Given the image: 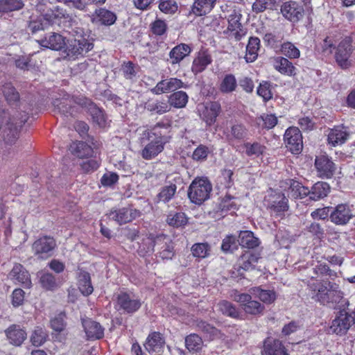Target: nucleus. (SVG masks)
I'll list each match as a JSON object with an SVG mask.
<instances>
[{
  "label": "nucleus",
  "instance_id": "a18cd8bd",
  "mask_svg": "<svg viewBox=\"0 0 355 355\" xmlns=\"http://www.w3.org/2000/svg\"><path fill=\"white\" fill-rule=\"evenodd\" d=\"M185 346L189 352H198L202 349L203 341L198 334H191L185 338Z\"/></svg>",
  "mask_w": 355,
  "mask_h": 355
},
{
  "label": "nucleus",
  "instance_id": "7ed1b4c3",
  "mask_svg": "<svg viewBox=\"0 0 355 355\" xmlns=\"http://www.w3.org/2000/svg\"><path fill=\"white\" fill-rule=\"evenodd\" d=\"M212 185L206 178H195L188 189V197L191 202L201 205L209 198Z\"/></svg>",
  "mask_w": 355,
  "mask_h": 355
},
{
  "label": "nucleus",
  "instance_id": "c85d7f7f",
  "mask_svg": "<svg viewBox=\"0 0 355 355\" xmlns=\"http://www.w3.org/2000/svg\"><path fill=\"white\" fill-rule=\"evenodd\" d=\"M212 62L211 54L207 50H200L193 61L191 70L194 73L202 72Z\"/></svg>",
  "mask_w": 355,
  "mask_h": 355
},
{
  "label": "nucleus",
  "instance_id": "4468645a",
  "mask_svg": "<svg viewBox=\"0 0 355 355\" xmlns=\"http://www.w3.org/2000/svg\"><path fill=\"white\" fill-rule=\"evenodd\" d=\"M280 12L285 19L293 23L298 22L304 16L303 7L292 1L283 3Z\"/></svg>",
  "mask_w": 355,
  "mask_h": 355
},
{
  "label": "nucleus",
  "instance_id": "bf43d9fd",
  "mask_svg": "<svg viewBox=\"0 0 355 355\" xmlns=\"http://www.w3.org/2000/svg\"><path fill=\"white\" fill-rule=\"evenodd\" d=\"M177 189V186L175 184L164 186L162 188L160 192L157 194L159 201L163 202H168L174 196Z\"/></svg>",
  "mask_w": 355,
  "mask_h": 355
},
{
  "label": "nucleus",
  "instance_id": "a19ab883",
  "mask_svg": "<svg viewBox=\"0 0 355 355\" xmlns=\"http://www.w3.org/2000/svg\"><path fill=\"white\" fill-rule=\"evenodd\" d=\"M78 288L81 293L88 296L92 293L94 288L91 282V277L89 272L82 271L79 274Z\"/></svg>",
  "mask_w": 355,
  "mask_h": 355
},
{
  "label": "nucleus",
  "instance_id": "9b49d317",
  "mask_svg": "<svg viewBox=\"0 0 355 355\" xmlns=\"http://www.w3.org/2000/svg\"><path fill=\"white\" fill-rule=\"evenodd\" d=\"M354 216L353 211L347 204H339L331 207L330 220L336 225H345Z\"/></svg>",
  "mask_w": 355,
  "mask_h": 355
},
{
  "label": "nucleus",
  "instance_id": "338daca9",
  "mask_svg": "<svg viewBox=\"0 0 355 355\" xmlns=\"http://www.w3.org/2000/svg\"><path fill=\"white\" fill-rule=\"evenodd\" d=\"M245 148V153L248 156H256L259 157L262 155L265 150V146L254 142L253 144L246 143L244 144Z\"/></svg>",
  "mask_w": 355,
  "mask_h": 355
},
{
  "label": "nucleus",
  "instance_id": "c03bdc74",
  "mask_svg": "<svg viewBox=\"0 0 355 355\" xmlns=\"http://www.w3.org/2000/svg\"><path fill=\"white\" fill-rule=\"evenodd\" d=\"M248 131L242 124H235L231 127L230 131L227 135V138L230 141L234 140H242L247 137Z\"/></svg>",
  "mask_w": 355,
  "mask_h": 355
},
{
  "label": "nucleus",
  "instance_id": "bb28decb",
  "mask_svg": "<svg viewBox=\"0 0 355 355\" xmlns=\"http://www.w3.org/2000/svg\"><path fill=\"white\" fill-rule=\"evenodd\" d=\"M184 87L183 82L176 78H170L159 81L154 89L157 94L175 91Z\"/></svg>",
  "mask_w": 355,
  "mask_h": 355
},
{
  "label": "nucleus",
  "instance_id": "f257e3e1",
  "mask_svg": "<svg viewBox=\"0 0 355 355\" xmlns=\"http://www.w3.org/2000/svg\"><path fill=\"white\" fill-rule=\"evenodd\" d=\"M138 250L141 255L156 250L162 259H171L175 255L173 243L166 235H159L153 239L148 237L143 239Z\"/></svg>",
  "mask_w": 355,
  "mask_h": 355
},
{
  "label": "nucleus",
  "instance_id": "603ef678",
  "mask_svg": "<svg viewBox=\"0 0 355 355\" xmlns=\"http://www.w3.org/2000/svg\"><path fill=\"white\" fill-rule=\"evenodd\" d=\"M237 83L233 74H227L222 80L220 85V90L223 93H231L236 90Z\"/></svg>",
  "mask_w": 355,
  "mask_h": 355
},
{
  "label": "nucleus",
  "instance_id": "dca6fc26",
  "mask_svg": "<svg viewBox=\"0 0 355 355\" xmlns=\"http://www.w3.org/2000/svg\"><path fill=\"white\" fill-rule=\"evenodd\" d=\"M139 216V211L131 207H123L111 210L109 218L116 221L119 225L130 223Z\"/></svg>",
  "mask_w": 355,
  "mask_h": 355
},
{
  "label": "nucleus",
  "instance_id": "423d86ee",
  "mask_svg": "<svg viewBox=\"0 0 355 355\" xmlns=\"http://www.w3.org/2000/svg\"><path fill=\"white\" fill-rule=\"evenodd\" d=\"M93 48V42L87 38H76L68 41L64 51L70 59H76L79 55L84 56Z\"/></svg>",
  "mask_w": 355,
  "mask_h": 355
},
{
  "label": "nucleus",
  "instance_id": "de8ad7c7",
  "mask_svg": "<svg viewBox=\"0 0 355 355\" xmlns=\"http://www.w3.org/2000/svg\"><path fill=\"white\" fill-rule=\"evenodd\" d=\"M193 325L198 330L201 331L209 338H212L219 333L218 329L215 327L200 319L195 320Z\"/></svg>",
  "mask_w": 355,
  "mask_h": 355
},
{
  "label": "nucleus",
  "instance_id": "37998d69",
  "mask_svg": "<svg viewBox=\"0 0 355 355\" xmlns=\"http://www.w3.org/2000/svg\"><path fill=\"white\" fill-rule=\"evenodd\" d=\"M314 275H309V277L313 280L318 276H328L331 278L337 277L336 272L331 270L329 266L325 263L318 262V264L311 269Z\"/></svg>",
  "mask_w": 355,
  "mask_h": 355
},
{
  "label": "nucleus",
  "instance_id": "6e6552de",
  "mask_svg": "<svg viewBox=\"0 0 355 355\" xmlns=\"http://www.w3.org/2000/svg\"><path fill=\"white\" fill-rule=\"evenodd\" d=\"M84 98L71 97L69 95H65L62 98H56L53 101V112L60 113L64 116H73L76 112V104L80 105L78 102L83 103Z\"/></svg>",
  "mask_w": 355,
  "mask_h": 355
},
{
  "label": "nucleus",
  "instance_id": "0eeeda50",
  "mask_svg": "<svg viewBox=\"0 0 355 355\" xmlns=\"http://www.w3.org/2000/svg\"><path fill=\"white\" fill-rule=\"evenodd\" d=\"M352 42V39L351 37H345L340 41L336 48L335 53L336 62L342 69H347L352 65V62L349 60L353 51Z\"/></svg>",
  "mask_w": 355,
  "mask_h": 355
},
{
  "label": "nucleus",
  "instance_id": "aec40b11",
  "mask_svg": "<svg viewBox=\"0 0 355 355\" xmlns=\"http://www.w3.org/2000/svg\"><path fill=\"white\" fill-rule=\"evenodd\" d=\"M55 246L56 243L53 238L45 236L36 240L33 243L32 248L35 254L44 258V255H47Z\"/></svg>",
  "mask_w": 355,
  "mask_h": 355
},
{
  "label": "nucleus",
  "instance_id": "e433bc0d",
  "mask_svg": "<svg viewBox=\"0 0 355 355\" xmlns=\"http://www.w3.org/2000/svg\"><path fill=\"white\" fill-rule=\"evenodd\" d=\"M288 181L290 194L293 198H309V189L308 187L294 180H288Z\"/></svg>",
  "mask_w": 355,
  "mask_h": 355
},
{
  "label": "nucleus",
  "instance_id": "f03ea898",
  "mask_svg": "<svg viewBox=\"0 0 355 355\" xmlns=\"http://www.w3.org/2000/svg\"><path fill=\"white\" fill-rule=\"evenodd\" d=\"M159 128H164L167 130L169 128L168 124L164 123H157L150 131L147 132V137L150 139L154 137L142 150L141 155L145 159H151L164 148V145L170 140V137L159 131Z\"/></svg>",
  "mask_w": 355,
  "mask_h": 355
},
{
  "label": "nucleus",
  "instance_id": "7c9ffc66",
  "mask_svg": "<svg viewBox=\"0 0 355 355\" xmlns=\"http://www.w3.org/2000/svg\"><path fill=\"white\" fill-rule=\"evenodd\" d=\"M349 136V132L343 126H336L331 129L328 134V141L336 146L344 144Z\"/></svg>",
  "mask_w": 355,
  "mask_h": 355
},
{
  "label": "nucleus",
  "instance_id": "13d9d810",
  "mask_svg": "<svg viewBox=\"0 0 355 355\" xmlns=\"http://www.w3.org/2000/svg\"><path fill=\"white\" fill-rule=\"evenodd\" d=\"M243 309L247 314L258 315L263 313L265 306L259 302L252 300L248 304H244Z\"/></svg>",
  "mask_w": 355,
  "mask_h": 355
},
{
  "label": "nucleus",
  "instance_id": "f704fd0d",
  "mask_svg": "<svg viewBox=\"0 0 355 355\" xmlns=\"http://www.w3.org/2000/svg\"><path fill=\"white\" fill-rule=\"evenodd\" d=\"M218 311L224 315L233 319H241V313L239 309L227 300H221L218 304Z\"/></svg>",
  "mask_w": 355,
  "mask_h": 355
},
{
  "label": "nucleus",
  "instance_id": "4d7b16f0",
  "mask_svg": "<svg viewBox=\"0 0 355 355\" xmlns=\"http://www.w3.org/2000/svg\"><path fill=\"white\" fill-rule=\"evenodd\" d=\"M343 297V292L339 289V286L334 283L331 285L330 291L328 294V299L326 305H334L339 303Z\"/></svg>",
  "mask_w": 355,
  "mask_h": 355
},
{
  "label": "nucleus",
  "instance_id": "6e6d98bb",
  "mask_svg": "<svg viewBox=\"0 0 355 355\" xmlns=\"http://www.w3.org/2000/svg\"><path fill=\"white\" fill-rule=\"evenodd\" d=\"M280 51L283 55L290 59H296L300 56V50L291 42L283 43L281 45Z\"/></svg>",
  "mask_w": 355,
  "mask_h": 355
},
{
  "label": "nucleus",
  "instance_id": "8fccbe9b",
  "mask_svg": "<svg viewBox=\"0 0 355 355\" xmlns=\"http://www.w3.org/2000/svg\"><path fill=\"white\" fill-rule=\"evenodd\" d=\"M220 106L216 103H211L209 107H207L203 113V118L207 124L211 125L215 122L220 113Z\"/></svg>",
  "mask_w": 355,
  "mask_h": 355
},
{
  "label": "nucleus",
  "instance_id": "79ce46f5",
  "mask_svg": "<svg viewBox=\"0 0 355 355\" xmlns=\"http://www.w3.org/2000/svg\"><path fill=\"white\" fill-rule=\"evenodd\" d=\"M275 198V199L269 203V208L277 214L287 211L288 209V200L284 195L279 193Z\"/></svg>",
  "mask_w": 355,
  "mask_h": 355
},
{
  "label": "nucleus",
  "instance_id": "4c0bfd02",
  "mask_svg": "<svg viewBox=\"0 0 355 355\" xmlns=\"http://www.w3.org/2000/svg\"><path fill=\"white\" fill-rule=\"evenodd\" d=\"M71 152L79 158L92 157L94 153L92 148L84 141L75 142L71 146Z\"/></svg>",
  "mask_w": 355,
  "mask_h": 355
},
{
  "label": "nucleus",
  "instance_id": "4be33fe9",
  "mask_svg": "<svg viewBox=\"0 0 355 355\" xmlns=\"http://www.w3.org/2000/svg\"><path fill=\"white\" fill-rule=\"evenodd\" d=\"M82 107H87L93 121L99 127H105L107 125V119L104 112L98 107L90 100L84 98L83 103L78 102Z\"/></svg>",
  "mask_w": 355,
  "mask_h": 355
},
{
  "label": "nucleus",
  "instance_id": "3c124183",
  "mask_svg": "<svg viewBox=\"0 0 355 355\" xmlns=\"http://www.w3.org/2000/svg\"><path fill=\"white\" fill-rule=\"evenodd\" d=\"M24 6L23 0H0V12L19 10Z\"/></svg>",
  "mask_w": 355,
  "mask_h": 355
},
{
  "label": "nucleus",
  "instance_id": "473e14b6",
  "mask_svg": "<svg viewBox=\"0 0 355 355\" xmlns=\"http://www.w3.org/2000/svg\"><path fill=\"white\" fill-rule=\"evenodd\" d=\"M274 67L282 74L289 76L296 74V68L286 58L277 57L274 61Z\"/></svg>",
  "mask_w": 355,
  "mask_h": 355
},
{
  "label": "nucleus",
  "instance_id": "c9c22d12",
  "mask_svg": "<svg viewBox=\"0 0 355 355\" xmlns=\"http://www.w3.org/2000/svg\"><path fill=\"white\" fill-rule=\"evenodd\" d=\"M259 49L260 40L257 37H250L246 46V54L245 56L247 62H252L257 58Z\"/></svg>",
  "mask_w": 355,
  "mask_h": 355
},
{
  "label": "nucleus",
  "instance_id": "58836bf2",
  "mask_svg": "<svg viewBox=\"0 0 355 355\" xmlns=\"http://www.w3.org/2000/svg\"><path fill=\"white\" fill-rule=\"evenodd\" d=\"M237 241L240 245L248 248H256L259 244V239L250 231H241Z\"/></svg>",
  "mask_w": 355,
  "mask_h": 355
},
{
  "label": "nucleus",
  "instance_id": "e2e57ef3",
  "mask_svg": "<svg viewBox=\"0 0 355 355\" xmlns=\"http://www.w3.org/2000/svg\"><path fill=\"white\" fill-rule=\"evenodd\" d=\"M40 282L42 286L46 290L53 291L57 287L54 275L49 272L42 273Z\"/></svg>",
  "mask_w": 355,
  "mask_h": 355
},
{
  "label": "nucleus",
  "instance_id": "774afa93",
  "mask_svg": "<svg viewBox=\"0 0 355 355\" xmlns=\"http://www.w3.org/2000/svg\"><path fill=\"white\" fill-rule=\"evenodd\" d=\"M159 9L165 14H174L178 9V6L174 0H161Z\"/></svg>",
  "mask_w": 355,
  "mask_h": 355
},
{
  "label": "nucleus",
  "instance_id": "20e7f679",
  "mask_svg": "<svg viewBox=\"0 0 355 355\" xmlns=\"http://www.w3.org/2000/svg\"><path fill=\"white\" fill-rule=\"evenodd\" d=\"M31 112V106L26 107L23 110V114L13 113L9 118L4 130V141L7 144H12L19 138L20 128L27 121L28 119V113Z\"/></svg>",
  "mask_w": 355,
  "mask_h": 355
},
{
  "label": "nucleus",
  "instance_id": "9d476101",
  "mask_svg": "<svg viewBox=\"0 0 355 355\" xmlns=\"http://www.w3.org/2000/svg\"><path fill=\"white\" fill-rule=\"evenodd\" d=\"M353 316L345 311L340 310L332 320L330 330L337 335H344L353 324Z\"/></svg>",
  "mask_w": 355,
  "mask_h": 355
},
{
  "label": "nucleus",
  "instance_id": "09e8293b",
  "mask_svg": "<svg viewBox=\"0 0 355 355\" xmlns=\"http://www.w3.org/2000/svg\"><path fill=\"white\" fill-rule=\"evenodd\" d=\"M188 102V96L186 92L179 91L172 94L168 98L170 106L182 108L186 106Z\"/></svg>",
  "mask_w": 355,
  "mask_h": 355
},
{
  "label": "nucleus",
  "instance_id": "5701e85b",
  "mask_svg": "<svg viewBox=\"0 0 355 355\" xmlns=\"http://www.w3.org/2000/svg\"><path fill=\"white\" fill-rule=\"evenodd\" d=\"M263 355H288L286 349L282 341L271 337L265 339L263 342Z\"/></svg>",
  "mask_w": 355,
  "mask_h": 355
},
{
  "label": "nucleus",
  "instance_id": "a878e982",
  "mask_svg": "<svg viewBox=\"0 0 355 355\" xmlns=\"http://www.w3.org/2000/svg\"><path fill=\"white\" fill-rule=\"evenodd\" d=\"M5 334L9 343L15 346H20L27 336L26 331L17 324L10 325Z\"/></svg>",
  "mask_w": 355,
  "mask_h": 355
},
{
  "label": "nucleus",
  "instance_id": "393cba45",
  "mask_svg": "<svg viewBox=\"0 0 355 355\" xmlns=\"http://www.w3.org/2000/svg\"><path fill=\"white\" fill-rule=\"evenodd\" d=\"M217 0H194L189 12V15L196 17L206 15L214 8Z\"/></svg>",
  "mask_w": 355,
  "mask_h": 355
},
{
  "label": "nucleus",
  "instance_id": "49530a36",
  "mask_svg": "<svg viewBox=\"0 0 355 355\" xmlns=\"http://www.w3.org/2000/svg\"><path fill=\"white\" fill-rule=\"evenodd\" d=\"M277 0H255L252 5V10L256 14L263 12L267 10L276 9Z\"/></svg>",
  "mask_w": 355,
  "mask_h": 355
},
{
  "label": "nucleus",
  "instance_id": "39448f33",
  "mask_svg": "<svg viewBox=\"0 0 355 355\" xmlns=\"http://www.w3.org/2000/svg\"><path fill=\"white\" fill-rule=\"evenodd\" d=\"M1 92L7 103L10 106L17 109L14 113L23 114V110H25L26 107L29 105L31 106V111L32 110L33 104L21 100L19 93L10 83H6L3 85Z\"/></svg>",
  "mask_w": 355,
  "mask_h": 355
},
{
  "label": "nucleus",
  "instance_id": "cd10ccee",
  "mask_svg": "<svg viewBox=\"0 0 355 355\" xmlns=\"http://www.w3.org/2000/svg\"><path fill=\"white\" fill-rule=\"evenodd\" d=\"M83 326L89 339H100L104 336V328L96 321L91 319L83 320Z\"/></svg>",
  "mask_w": 355,
  "mask_h": 355
},
{
  "label": "nucleus",
  "instance_id": "c756f323",
  "mask_svg": "<svg viewBox=\"0 0 355 355\" xmlns=\"http://www.w3.org/2000/svg\"><path fill=\"white\" fill-rule=\"evenodd\" d=\"M191 52L189 45L181 43L173 47L169 52V62L172 65L179 64Z\"/></svg>",
  "mask_w": 355,
  "mask_h": 355
},
{
  "label": "nucleus",
  "instance_id": "6ab92c4d",
  "mask_svg": "<svg viewBox=\"0 0 355 355\" xmlns=\"http://www.w3.org/2000/svg\"><path fill=\"white\" fill-rule=\"evenodd\" d=\"M9 277L15 284H21L24 288H31L32 286L29 272L20 263H16L13 266Z\"/></svg>",
  "mask_w": 355,
  "mask_h": 355
},
{
  "label": "nucleus",
  "instance_id": "864d4df0",
  "mask_svg": "<svg viewBox=\"0 0 355 355\" xmlns=\"http://www.w3.org/2000/svg\"><path fill=\"white\" fill-rule=\"evenodd\" d=\"M96 14L101 23L105 26H110L116 20V15L105 8H100L96 10Z\"/></svg>",
  "mask_w": 355,
  "mask_h": 355
},
{
  "label": "nucleus",
  "instance_id": "a211bd4d",
  "mask_svg": "<svg viewBox=\"0 0 355 355\" xmlns=\"http://www.w3.org/2000/svg\"><path fill=\"white\" fill-rule=\"evenodd\" d=\"M37 42L42 47L54 51H60L67 45L65 37L55 32L46 34L44 37L37 40Z\"/></svg>",
  "mask_w": 355,
  "mask_h": 355
},
{
  "label": "nucleus",
  "instance_id": "ea45409f",
  "mask_svg": "<svg viewBox=\"0 0 355 355\" xmlns=\"http://www.w3.org/2000/svg\"><path fill=\"white\" fill-rule=\"evenodd\" d=\"M250 292L266 304H272L277 298V294L273 290H265L260 287H254L250 289Z\"/></svg>",
  "mask_w": 355,
  "mask_h": 355
},
{
  "label": "nucleus",
  "instance_id": "72a5a7b5",
  "mask_svg": "<svg viewBox=\"0 0 355 355\" xmlns=\"http://www.w3.org/2000/svg\"><path fill=\"white\" fill-rule=\"evenodd\" d=\"M164 344V340L159 332H153L149 334L144 347L149 352H159Z\"/></svg>",
  "mask_w": 355,
  "mask_h": 355
},
{
  "label": "nucleus",
  "instance_id": "680f3d73",
  "mask_svg": "<svg viewBox=\"0 0 355 355\" xmlns=\"http://www.w3.org/2000/svg\"><path fill=\"white\" fill-rule=\"evenodd\" d=\"M210 247L207 243H195L191 247V252L193 257L204 259L209 256Z\"/></svg>",
  "mask_w": 355,
  "mask_h": 355
},
{
  "label": "nucleus",
  "instance_id": "412c9836",
  "mask_svg": "<svg viewBox=\"0 0 355 355\" xmlns=\"http://www.w3.org/2000/svg\"><path fill=\"white\" fill-rule=\"evenodd\" d=\"M261 258L259 252L250 250L245 251L238 259V271L240 270L248 271L255 269Z\"/></svg>",
  "mask_w": 355,
  "mask_h": 355
},
{
  "label": "nucleus",
  "instance_id": "0e129e2a",
  "mask_svg": "<svg viewBox=\"0 0 355 355\" xmlns=\"http://www.w3.org/2000/svg\"><path fill=\"white\" fill-rule=\"evenodd\" d=\"M47 334L42 327H36L31 336V342L35 346H40L46 340Z\"/></svg>",
  "mask_w": 355,
  "mask_h": 355
},
{
  "label": "nucleus",
  "instance_id": "052dcab7",
  "mask_svg": "<svg viewBox=\"0 0 355 355\" xmlns=\"http://www.w3.org/2000/svg\"><path fill=\"white\" fill-rule=\"evenodd\" d=\"M167 223L171 226L179 227L187 223V218L183 212L171 214L167 217Z\"/></svg>",
  "mask_w": 355,
  "mask_h": 355
},
{
  "label": "nucleus",
  "instance_id": "69168bd1",
  "mask_svg": "<svg viewBox=\"0 0 355 355\" xmlns=\"http://www.w3.org/2000/svg\"><path fill=\"white\" fill-rule=\"evenodd\" d=\"M235 198L230 194L225 195L219 203V209L222 211H234L236 209L237 205L235 202Z\"/></svg>",
  "mask_w": 355,
  "mask_h": 355
},
{
  "label": "nucleus",
  "instance_id": "f3484780",
  "mask_svg": "<svg viewBox=\"0 0 355 355\" xmlns=\"http://www.w3.org/2000/svg\"><path fill=\"white\" fill-rule=\"evenodd\" d=\"M116 304L119 309L127 313L136 312L141 306L139 299L135 298L132 295L127 293H121L117 295Z\"/></svg>",
  "mask_w": 355,
  "mask_h": 355
},
{
  "label": "nucleus",
  "instance_id": "1a4fd4ad",
  "mask_svg": "<svg viewBox=\"0 0 355 355\" xmlns=\"http://www.w3.org/2000/svg\"><path fill=\"white\" fill-rule=\"evenodd\" d=\"M332 284H334V283L328 280L315 282L309 281L307 283V286L311 293L312 299L324 305L327 303L330 286Z\"/></svg>",
  "mask_w": 355,
  "mask_h": 355
},
{
  "label": "nucleus",
  "instance_id": "2eb2a0df",
  "mask_svg": "<svg viewBox=\"0 0 355 355\" xmlns=\"http://www.w3.org/2000/svg\"><path fill=\"white\" fill-rule=\"evenodd\" d=\"M315 166L317 169L318 175L320 178L323 179H329L333 177L336 166L326 155L317 156L315 160Z\"/></svg>",
  "mask_w": 355,
  "mask_h": 355
},
{
  "label": "nucleus",
  "instance_id": "ddd939ff",
  "mask_svg": "<svg viewBox=\"0 0 355 355\" xmlns=\"http://www.w3.org/2000/svg\"><path fill=\"white\" fill-rule=\"evenodd\" d=\"M242 15L240 12L233 10L228 17V26L227 32L229 36L234 38L236 41H239L245 35L246 32L241 23Z\"/></svg>",
  "mask_w": 355,
  "mask_h": 355
},
{
  "label": "nucleus",
  "instance_id": "f8f14e48",
  "mask_svg": "<svg viewBox=\"0 0 355 355\" xmlns=\"http://www.w3.org/2000/svg\"><path fill=\"white\" fill-rule=\"evenodd\" d=\"M286 147L293 154H298L303 147L302 137L300 130L297 128L291 127L288 128L284 136Z\"/></svg>",
  "mask_w": 355,
  "mask_h": 355
},
{
  "label": "nucleus",
  "instance_id": "5fc2aeb1",
  "mask_svg": "<svg viewBox=\"0 0 355 355\" xmlns=\"http://www.w3.org/2000/svg\"><path fill=\"white\" fill-rule=\"evenodd\" d=\"M146 108L152 113L162 114L170 110V105L166 101H156L147 103Z\"/></svg>",
  "mask_w": 355,
  "mask_h": 355
},
{
  "label": "nucleus",
  "instance_id": "2f4dec72",
  "mask_svg": "<svg viewBox=\"0 0 355 355\" xmlns=\"http://www.w3.org/2000/svg\"><path fill=\"white\" fill-rule=\"evenodd\" d=\"M330 186L324 182H318L315 183L311 189H309V199L317 201L327 196L330 192Z\"/></svg>",
  "mask_w": 355,
  "mask_h": 355
},
{
  "label": "nucleus",
  "instance_id": "b1692460",
  "mask_svg": "<svg viewBox=\"0 0 355 355\" xmlns=\"http://www.w3.org/2000/svg\"><path fill=\"white\" fill-rule=\"evenodd\" d=\"M42 19L47 25H53L59 22L62 19H66L68 22L71 20V17L67 12L66 10L59 6H55L48 10L43 15Z\"/></svg>",
  "mask_w": 355,
  "mask_h": 355
}]
</instances>
